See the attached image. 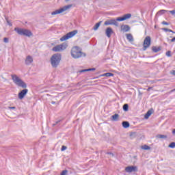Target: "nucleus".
<instances>
[{
    "mask_svg": "<svg viewBox=\"0 0 175 175\" xmlns=\"http://www.w3.org/2000/svg\"><path fill=\"white\" fill-rule=\"evenodd\" d=\"M120 115H118V113H116L111 116V121H118Z\"/></svg>",
    "mask_w": 175,
    "mask_h": 175,
    "instance_id": "obj_15",
    "label": "nucleus"
},
{
    "mask_svg": "<svg viewBox=\"0 0 175 175\" xmlns=\"http://www.w3.org/2000/svg\"><path fill=\"white\" fill-rule=\"evenodd\" d=\"M125 172L126 173H133V172H137V166H128L125 167Z\"/></svg>",
    "mask_w": 175,
    "mask_h": 175,
    "instance_id": "obj_10",
    "label": "nucleus"
},
{
    "mask_svg": "<svg viewBox=\"0 0 175 175\" xmlns=\"http://www.w3.org/2000/svg\"><path fill=\"white\" fill-rule=\"evenodd\" d=\"M101 77H106V73L101 75Z\"/></svg>",
    "mask_w": 175,
    "mask_h": 175,
    "instance_id": "obj_41",
    "label": "nucleus"
},
{
    "mask_svg": "<svg viewBox=\"0 0 175 175\" xmlns=\"http://www.w3.org/2000/svg\"><path fill=\"white\" fill-rule=\"evenodd\" d=\"M150 46H151V37L146 36L143 43V51H146V50H147Z\"/></svg>",
    "mask_w": 175,
    "mask_h": 175,
    "instance_id": "obj_9",
    "label": "nucleus"
},
{
    "mask_svg": "<svg viewBox=\"0 0 175 175\" xmlns=\"http://www.w3.org/2000/svg\"><path fill=\"white\" fill-rule=\"evenodd\" d=\"M162 31H164L165 32H172V33H175L173 30L167 28H162Z\"/></svg>",
    "mask_w": 175,
    "mask_h": 175,
    "instance_id": "obj_23",
    "label": "nucleus"
},
{
    "mask_svg": "<svg viewBox=\"0 0 175 175\" xmlns=\"http://www.w3.org/2000/svg\"><path fill=\"white\" fill-rule=\"evenodd\" d=\"M129 109V105L128 104H124L123 105L124 111H128Z\"/></svg>",
    "mask_w": 175,
    "mask_h": 175,
    "instance_id": "obj_24",
    "label": "nucleus"
},
{
    "mask_svg": "<svg viewBox=\"0 0 175 175\" xmlns=\"http://www.w3.org/2000/svg\"><path fill=\"white\" fill-rule=\"evenodd\" d=\"M14 31L17 32L18 35H21L22 36H27L28 38L32 36V32L29 29L16 27Z\"/></svg>",
    "mask_w": 175,
    "mask_h": 175,
    "instance_id": "obj_5",
    "label": "nucleus"
},
{
    "mask_svg": "<svg viewBox=\"0 0 175 175\" xmlns=\"http://www.w3.org/2000/svg\"><path fill=\"white\" fill-rule=\"evenodd\" d=\"M107 154V155H110V158H113V157H114V154H113V152H108Z\"/></svg>",
    "mask_w": 175,
    "mask_h": 175,
    "instance_id": "obj_31",
    "label": "nucleus"
},
{
    "mask_svg": "<svg viewBox=\"0 0 175 175\" xmlns=\"http://www.w3.org/2000/svg\"><path fill=\"white\" fill-rule=\"evenodd\" d=\"M174 91H175V88L174 90H172V92H174Z\"/></svg>",
    "mask_w": 175,
    "mask_h": 175,
    "instance_id": "obj_46",
    "label": "nucleus"
},
{
    "mask_svg": "<svg viewBox=\"0 0 175 175\" xmlns=\"http://www.w3.org/2000/svg\"><path fill=\"white\" fill-rule=\"evenodd\" d=\"M77 30H73L72 31H70L66 35H64L63 37L60 38V42H64V40H68V39H70V38H73L75 35L77 33Z\"/></svg>",
    "mask_w": 175,
    "mask_h": 175,
    "instance_id": "obj_8",
    "label": "nucleus"
},
{
    "mask_svg": "<svg viewBox=\"0 0 175 175\" xmlns=\"http://www.w3.org/2000/svg\"><path fill=\"white\" fill-rule=\"evenodd\" d=\"M5 21L7 22V24L10 26L12 27L13 25V24L11 23L10 21H9V18L8 17H5Z\"/></svg>",
    "mask_w": 175,
    "mask_h": 175,
    "instance_id": "obj_26",
    "label": "nucleus"
},
{
    "mask_svg": "<svg viewBox=\"0 0 175 175\" xmlns=\"http://www.w3.org/2000/svg\"><path fill=\"white\" fill-rule=\"evenodd\" d=\"M100 24H102V21H100L98 23H97L93 27V29L94 31H97L98 28H99V27H100Z\"/></svg>",
    "mask_w": 175,
    "mask_h": 175,
    "instance_id": "obj_21",
    "label": "nucleus"
},
{
    "mask_svg": "<svg viewBox=\"0 0 175 175\" xmlns=\"http://www.w3.org/2000/svg\"><path fill=\"white\" fill-rule=\"evenodd\" d=\"M87 70H88V72H92V71H94V70H96V68H89V69H87Z\"/></svg>",
    "mask_w": 175,
    "mask_h": 175,
    "instance_id": "obj_34",
    "label": "nucleus"
},
{
    "mask_svg": "<svg viewBox=\"0 0 175 175\" xmlns=\"http://www.w3.org/2000/svg\"><path fill=\"white\" fill-rule=\"evenodd\" d=\"M113 33V29L111 27H107L105 31V34L107 38H111V34Z\"/></svg>",
    "mask_w": 175,
    "mask_h": 175,
    "instance_id": "obj_13",
    "label": "nucleus"
},
{
    "mask_svg": "<svg viewBox=\"0 0 175 175\" xmlns=\"http://www.w3.org/2000/svg\"><path fill=\"white\" fill-rule=\"evenodd\" d=\"M61 62V54L55 53L51 57V64L53 68H57Z\"/></svg>",
    "mask_w": 175,
    "mask_h": 175,
    "instance_id": "obj_4",
    "label": "nucleus"
},
{
    "mask_svg": "<svg viewBox=\"0 0 175 175\" xmlns=\"http://www.w3.org/2000/svg\"><path fill=\"white\" fill-rule=\"evenodd\" d=\"M67 47H68V44L66 42H63L61 44L54 46L52 49V50H53V51H55V53H58L59 51H64V50H66Z\"/></svg>",
    "mask_w": 175,
    "mask_h": 175,
    "instance_id": "obj_6",
    "label": "nucleus"
},
{
    "mask_svg": "<svg viewBox=\"0 0 175 175\" xmlns=\"http://www.w3.org/2000/svg\"><path fill=\"white\" fill-rule=\"evenodd\" d=\"M172 133H173L174 135H175V129H173Z\"/></svg>",
    "mask_w": 175,
    "mask_h": 175,
    "instance_id": "obj_45",
    "label": "nucleus"
},
{
    "mask_svg": "<svg viewBox=\"0 0 175 175\" xmlns=\"http://www.w3.org/2000/svg\"><path fill=\"white\" fill-rule=\"evenodd\" d=\"M150 90H152V87H150L147 89V91H150Z\"/></svg>",
    "mask_w": 175,
    "mask_h": 175,
    "instance_id": "obj_40",
    "label": "nucleus"
},
{
    "mask_svg": "<svg viewBox=\"0 0 175 175\" xmlns=\"http://www.w3.org/2000/svg\"><path fill=\"white\" fill-rule=\"evenodd\" d=\"M165 55H167V57H172V51H168L166 52Z\"/></svg>",
    "mask_w": 175,
    "mask_h": 175,
    "instance_id": "obj_29",
    "label": "nucleus"
},
{
    "mask_svg": "<svg viewBox=\"0 0 175 175\" xmlns=\"http://www.w3.org/2000/svg\"><path fill=\"white\" fill-rule=\"evenodd\" d=\"M168 147H170V148H175V142H172Z\"/></svg>",
    "mask_w": 175,
    "mask_h": 175,
    "instance_id": "obj_27",
    "label": "nucleus"
},
{
    "mask_svg": "<svg viewBox=\"0 0 175 175\" xmlns=\"http://www.w3.org/2000/svg\"><path fill=\"white\" fill-rule=\"evenodd\" d=\"M66 148H68V147H66L65 146H62V148H61V151H65V150H66Z\"/></svg>",
    "mask_w": 175,
    "mask_h": 175,
    "instance_id": "obj_33",
    "label": "nucleus"
},
{
    "mask_svg": "<svg viewBox=\"0 0 175 175\" xmlns=\"http://www.w3.org/2000/svg\"><path fill=\"white\" fill-rule=\"evenodd\" d=\"M131 137H135L136 136V133L133 132L130 134Z\"/></svg>",
    "mask_w": 175,
    "mask_h": 175,
    "instance_id": "obj_35",
    "label": "nucleus"
},
{
    "mask_svg": "<svg viewBox=\"0 0 175 175\" xmlns=\"http://www.w3.org/2000/svg\"><path fill=\"white\" fill-rule=\"evenodd\" d=\"M172 75H174V76H175V70H172Z\"/></svg>",
    "mask_w": 175,
    "mask_h": 175,
    "instance_id": "obj_44",
    "label": "nucleus"
},
{
    "mask_svg": "<svg viewBox=\"0 0 175 175\" xmlns=\"http://www.w3.org/2000/svg\"><path fill=\"white\" fill-rule=\"evenodd\" d=\"M32 62H33V58H32L31 55H28L25 59V64L31 65V64H32Z\"/></svg>",
    "mask_w": 175,
    "mask_h": 175,
    "instance_id": "obj_14",
    "label": "nucleus"
},
{
    "mask_svg": "<svg viewBox=\"0 0 175 175\" xmlns=\"http://www.w3.org/2000/svg\"><path fill=\"white\" fill-rule=\"evenodd\" d=\"M60 175H68V170H63Z\"/></svg>",
    "mask_w": 175,
    "mask_h": 175,
    "instance_id": "obj_28",
    "label": "nucleus"
},
{
    "mask_svg": "<svg viewBox=\"0 0 175 175\" xmlns=\"http://www.w3.org/2000/svg\"><path fill=\"white\" fill-rule=\"evenodd\" d=\"M142 150H151V147L148 146V145H144L141 147Z\"/></svg>",
    "mask_w": 175,
    "mask_h": 175,
    "instance_id": "obj_25",
    "label": "nucleus"
},
{
    "mask_svg": "<svg viewBox=\"0 0 175 175\" xmlns=\"http://www.w3.org/2000/svg\"><path fill=\"white\" fill-rule=\"evenodd\" d=\"M3 42H4V43H9V38H3Z\"/></svg>",
    "mask_w": 175,
    "mask_h": 175,
    "instance_id": "obj_32",
    "label": "nucleus"
},
{
    "mask_svg": "<svg viewBox=\"0 0 175 175\" xmlns=\"http://www.w3.org/2000/svg\"><path fill=\"white\" fill-rule=\"evenodd\" d=\"M120 29L122 32H129V31H131V27L128 25H122Z\"/></svg>",
    "mask_w": 175,
    "mask_h": 175,
    "instance_id": "obj_12",
    "label": "nucleus"
},
{
    "mask_svg": "<svg viewBox=\"0 0 175 175\" xmlns=\"http://www.w3.org/2000/svg\"><path fill=\"white\" fill-rule=\"evenodd\" d=\"M156 137H157V139H167V135L158 134L157 135H156Z\"/></svg>",
    "mask_w": 175,
    "mask_h": 175,
    "instance_id": "obj_19",
    "label": "nucleus"
},
{
    "mask_svg": "<svg viewBox=\"0 0 175 175\" xmlns=\"http://www.w3.org/2000/svg\"><path fill=\"white\" fill-rule=\"evenodd\" d=\"M66 1V2H68V1H70V0H65Z\"/></svg>",
    "mask_w": 175,
    "mask_h": 175,
    "instance_id": "obj_47",
    "label": "nucleus"
},
{
    "mask_svg": "<svg viewBox=\"0 0 175 175\" xmlns=\"http://www.w3.org/2000/svg\"><path fill=\"white\" fill-rule=\"evenodd\" d=\"M170 13H171V14H172L173 16H174L175 14V10H172V11H169Z\"/></svg>",
    "mask_w": 175,
    "mask_h": 175,
    "instance_id": "obj_39",
    "label": "nucleus"
},
{
    "mask_svg": "<svg viewBox=\"0 0 175 175\" xmlns=\"http://www.w3.org/2000/svg\"><path fill=\"white\" fill-rule=\"evenodd\" d=\"M9 109H16V107H10Z\"/></svg>",
    "mask_w": 175,
    "mask_h": 175,
    "instance_id": "obj_42",
    "label": "nucleus"
},
{
    "mask_svg": "<svg viewBox=\"0 0 175 175\" xmlns=\"http://www.w3.org/2000/svg\"><path fill=\"white\" fill-rule=\"evenodd\" d=\"M59 122H61V120L57 121L55 124H53V126H55V125H57V124H59Z\"/></svg>",
    "mask_w": 175,
    "mask_h": 175,
    "instance_id": "obj_38",
    "label": "nucleus"
},
{
    "mask_svg": "<svg viewBox=\"0 0 175 175\" xmlns=\"http://www.w3.org/2000/svg\"><path fill=\"white\" fill-rule=\"evenodd\" d=\"M111 76H114V74H113L111 72H107L106 73V77H110Z\"/></svg>",
    "mask_w": 175,
    "mask_h": 175,
    "instance_id": "obj_30",
    "label": "nucleus"
},
{
    "mask_svg": "<svg viewBox=\"0 0 175 175\" xmlns=\"http://www.w3.org/2000/svg\"><path fill=\"white\" fill-rule=\"evenodd\" d=\"M167 10H161L157 12V14L159 16H162V14H165V13H167Z\"/></svg>",
    "mask_w": 175,
    "mask_h": 175,
    "instance_id": "obj_22",
    "label": "nucleus"
},
{
    "mask_svg": "<svg viewBox=\"0 0 175 175\" xmlns=\"http://www.w3.org/2000/svg\"><path fill=\"white\" fill-rule=\"evenodd\" d=\"M126 39L127 40H129V42H130L131 43H132V42H133V36H132L131 33H127L126 34Z\"/></svg>",
    "mask_w": 175,
    "mask_h": 175,
    "instance_id": "obj_16",
    "label": "nucleus"
},
{
    "mask_svg": "<svg viewBox=\"0 0 175 175\" xmlns=\"http://www.w3.org/2000/svg\"><path fill=\"white\" fill-rule=\"evenodd\" d=\"M11 77L13 83H14L17 87H21V88H27V83H25V82H24V81H23L18 76L16 75H12Z\"/></svg>",
    "mask_w": 175,
    "mask_h": 175,
    "instance_id": "obj_3",
    "label": "nucleus"
},
{
    "mask_svg": "<svg viewBox=\"0 0 175 175\" xmlns=\"http://www.w3.org/2000/svg\"><path fill=\"white\" fill-rule=\"evenodd\" d=\"M152 51H153V53H158L159 51H161V46H152Z\"/></svg>",
    "mask_w": 175,
    "mask_h": 175,
    "instance_id": "obj_18",
    "label": "nucleus"
},
{
    "mask_svg": "<svg viewBox=\"0 0 175 175\" xmlns=\"http://www.w3.org/2000/svg\"><path fill=\"white\" fill-rule=\"evenodd\" d=\"M162 24H163V25H169V23L166 22V21H163Z\"/></svg>",
    "mask_w": 175,
    "mask_h": 175,
    "instance_id": "obj_37",
    "label": "nucleus"
},
{
    "mask_svg": "<svg viewBox=\"0 0 175 175\" xmlns=\"http://www.w3.org/2000/svg\"><path fill=\"white\" fill-rule=\"evenodd\" d=\"M28 94V89H24L22 91H21L18 94V99H23L24 96Z\"/></svg>",
    "mask_w": 175,
    "mask_h": 175,
    "instance_id": "obj_11",
    "label": "nucleus"
},
{
    "mask_svg": "<svg viewBox=\"0 0 175 175\" xmlns=\"http://www.w3.org/2000/svg\"><path fill=\"white\" fill-rule=\"evenodd\" d=\"M71 55L72 58L77 59L79 58H81V57H86L87 55L85 53L81 51L79 46H74L71 49Z\"/></svg>",
    "mask_w": 175,
    "mask_h": 175,
    "instance_id": "obj_2",
    "label": "nucleus"
},
{
    "mask_svg": "<svg viewBox=\"0 0 175 175\" xmlns=\"http://www.w3.org/2000/svg\"><path fill=\"white\" fill-rule=\"evenodd\" d=\"M122 125L123 126V128H129V126H131V124H129V122H127V121H123L122 122Z\"/></svg>",
    "mask_w": 175,
    "mask_h": 175,
    "instance_id": "obj_17",
    "label": "nucleus"
},
{
    "mask_svg": "<svg viewBox=\"0 0 175 175\" xmlns=\"http://www.w3.org/2000/svg\"><path fill=\"white\" fill-rule=\"evenodd\" d=\"M83 72H88V71L87 69H83V70H79V73H83Z\"/></svg>",
    "mask_w": 175,
    "mask_h": 175,
    "instance_id": "obj_36",
    "label": "nucleus"
},
{
    "mask_svg": "<svg viewBox=\"0 0 175 175\" xmlns=\"http://www.w3.org/2000/svg\"><path fill=\"white\" fill-rule=\"evenodd\" d=\"M70 8H72V4L65 5L64 7H63L59 10H56L52 12L51 15L55 16L56 14H61V13H64V12H66V10H68V9H70Z\"/></svg>",
    "mask_w": 175,
    "mask_h": 175,
    "instance_id": "obj_7",
    "label": "nucleus"
},
{
    "mask_svg": "<svg viewBox=\"0 0 175 175\" xmlns=\"http://www.w3.org/2000/svg\"><path fill=\"white\" fill-rule=\"evenodd\" d=\"M151 114H152V111L148 110V111H147V113L145 114L144 118H145L146 120L148 119V118L150 117V116H151Z\"/></svg>",
    "mask_w": 175,
    "mask_h": 175,
    "instance_id": "obj_20",
    "label": "nucleus"
},
{
    "mask_svg": "<svg viewBox=\"0 0 175 175\" xmlns=\"http://www.w3.org/2000/svg\"><path fill=\"white\" fill-rule=\"evenodd\" d=\"M52 105H55V101H51Z\"/></svg>",
    "mask_w": 175,
    "mask_h": 175,
    "instance_id": "obj_43",
    "label": "nucleus"
},
{
    "mask_svg": "<svg viewBox=\"0 0 175 175\" xmlns=\"http://www.w3.org/2000/svg\"><path fill=\"white\" fill-rule=\"evenodd\" d=\"M132 17L131 14H126L123 16L118 17L116 19L107 20L104 23V25H115V27H118V22L117 21H125Z\"/></svg>",
    "mask_w": 175,
    "mask_h": 175,
    "instance_id": "obj_1",
    "label": "nucleus"
}]
</instances>
